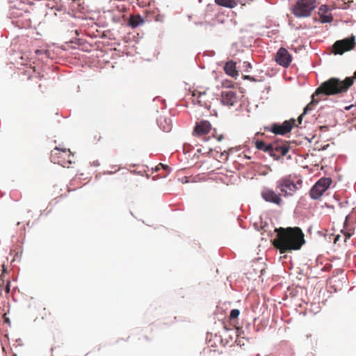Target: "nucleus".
<instances>
[{
    "label": "nucleus",
    "mask_w": 356,
    "mask_h": 356,
    "mask_svg": "<svg viewBox=\"0 0 356 356\" xmlns=\"http://www.w3.org/2000/svg\"><path fill=\"white\" fill-rule=\"evenodd\" d=\"M290 149V145L288 142H284L283 143H273V153L276 154L278 156H284L286 155Z\"/></svg>",
    "instance_id": "obj_14"
},
{
    "label": "nucleus",
    "mask_w": 356,
    "mask_h": 356,
    "mask_svg": "<svg viewBox=\"0 0 356 356\" xmlns=\"http://www.w3.org/2000/svg\"><path fill=\"white\" fill-rule=\"evenodd\" d=\"M153 331H154L153 327L152 326H149L148 327L141 330L140 335H141L143 339H145L147 341H149L151 338L147 336V334H149V333L153 332Z\"/></svg>",
    "instance_id": "obj_20"
},
{
    "label": "nucleus",
    "mask_w": 356,
    "mask_h": 356,
    "mask_svg": "<svg viewBox=\"0 0 356 356\" xmlns=\"http://www.w3.org/2000/svg\"><path fill=\"white\" fill-rule=\"evenodd\" d=\"M327 9V6L325 5H322L318 9L319 20L321 23H328L333 20L332 15L330 13L325 14Z\"/></svg>",
    "instance_id": "obj_15"
},
{
    "label": "nucleus",
    "mask_w": 356,
    "mask_h": 356,
    "mask_svg": "<svg viewBox=\"0 0 356 356\" xmlns=\"http://www.w3.org/2000/svg\"><path fill=\"white\" fill-rule=\"evenodd\" d=\"M332 184V179L328 177L320 179L310 190V196L317 200L323 194Z\"/></svg>",
    "instance_id": "obj_7"
},
{
    "label": "nucleus",
    "mask_w": 356,
    "mask_h": 356,
    "mask_svg": "<svg viewBox=\"0 0 356 356\" xmlns=\"http://www.w3.org/2000/svg\"><path fill=\"white\" fill-rule=\"evenodd\" d=\"M355 46V37L347 38L343 40H337L333 44V51L335 54H343L354 49Z\"/></svg>",
    "instance_id": "obj_8"
},
{
    "label": "nucleus",
    "mask_w": 356,
    "mask_h": 356,
    "mask_svg": "<svg viewBox=\"0 0 356 356\" xmlns=\"http://www.w3.org/2000/svg\"><path fill=\"white\" fill-rule=\"evenodd\" d=\"M261 195L265 201L277 205H281L282 202L281 193L280 192L276 193L273 189L269 188H264L261 193Z\"/></svg>",
    "instance_id": "obj_10"
},
{
    "label": "nucleus",
    "mask_w": 356,
    "mask_h": 356,
    "mask_svg": "<svg viewBox=\"0 0 356 356\" xmlns=\"http://www.w3.org/2000/svg\"><path fill=\"white\" fill-rule=\"evenodd\" d=\"M165 122H166V125H163V123L161 122V120H160L159 121V123L160 124L161 127H163V129L165 131H169L171 130V128H172V122L170 120H169V122H167L166 120H165Z\"/></svg>",
    "instance_id": "obj_21"
},
{
    "label": "nucleus",
    "mask_w": 356,
    "mask_h": 356,
    "mask_svg": "<svg viewBox=\"0 0 356 356\" xmlns=\"http://www.w3.org/2000/svg\"><path fill=\"white\" fill-rule=\"evenodd\" d=\"M350 108V106H348V107H346V109H349Z\"/></svg>",
    "instance_id": "obj_35"
},
{
    "label": "nucleus",
    "mask_w": 356,
    "mask_h": 356,
    "mask_svg": "<svg viewBox=\"0 0 356 356\" xmlns=\"http://www.w3.org/2000/svg\"><path fill=\"white\" fill-rule=\"evenodd\" d=\"M355 121H356V120H355L354 118L351 119V122L353 124H355V125H356V123H355Z\"/></svg>",
    "instance_id": "obj_31"
},
{
    "label": "nucleus",
    "mask_w": 356,
    "mask_h": 356,
    "mask_svg": "<svg viewBox=\"0 0 356 356\" xmlns=\"http://www.w3.org/2000/svg\"><path fill=\"white\" fill-rule=\"evenodd\" d=\"M215 137L216 138L218 141H221L223 139V136L222 134H220L218 136H216Z\"/></svg>",
    "instance_id": "obj_28"
},
{
    "label": "nucleus",
    "mask_w": 356,
    "mask_h": 356,
    "mask_svg": "<svg viewBox=\"0 0 356 356\" xmlns=\"http://www.w3.org/2000/svg\"><path fill=\"white\" fill-rule=\"evenodd\" d=\"M275 61L278 65L288 67L292 61V56L286 48L281 47L276 54Z\"/></svg>",
    "instance_id": "obj_9"
},
{
    "label": "nucleus",
    "mask_w": 356,
    "mask_h": 356,
    "mask_svg": "<svg viewBox=\"0 0 356 356\" xmlns=\"http://www.w3.org/2000/svg\"><path fill=\"white\" fill-rule=\"evenodd\" d=\"M4 318H5V322L10 323V320L8 318L6 317V314H4Z\"/></svg>",
    "instance_id": "obj_30"
},
{
    "label": "nucleus",
    "mask_w": 356,
    "mask_h": 356,
    "mask_svg": "<svg viewBox=\"0 0 356 356\" xmlns=\"http://www.w3.org/2000/svg\"><path fill=\"white\" fill-rule=\"evenodd\" d=\"M247 67H251V65L250 63H248Z\"/></svg>",
    "instance_id": "obj_34"
},
{
    "label": "nucleus",
    "mask_w": 356,
    "mask_h": 356,
    "mask_svg": "<svg viewBox=\"0 0 356 356\" xmlns=\"http://www.w3.org/2000/svg\"><path fill=\"white\" fill-rule=\"evenodd\" d=\"M51 161L63 168H70L74 163V155L69 149L55 147L51 152Z\"/></svg>",
    "instance_id": "obj_4"
},
{
    "label": "nucleus",
    "mask_w": 356,
    "mask_h": 356,
    "mask_svg": "<svg viewBox=\"0 0 356 356\" xmlns=\"http://www.w3.org/2000/svg\"><path fill=\"white\" fill-rule=\"evenodd\" d=\"M239 314H240V311L238 309H232L230 312V314H229L230 320L232 321L233 319L238 318Z\"/></svg>",
    "instance_id": "obj_22"
},
{
    "label": "nucleus",
    "mask_w": 356,
    "mask_h": 356,
    "mask_svg": "<svg viewBox=\"0 0 356 356\" xmlns=\"http://www.w3.org/2000/svg\"><path fill=\"white\" fill-rule=\"evenodd\" d=\"M161 167L162 168L165 169V170H168V166L167 165H164V164H162V163H159L156 168V170H159V167Z\"/></svg>",
    "instance_id": "obj_26"
},
{
    "label": "nucleus",
    "mask_w": 356,
    "mask_h": 356,
    "mask_svg": "<svg viewBox=\"0 0 356 356\" xmlns=\"http://www.w3.org/2000/svg\"><path fill=\"white\" fill-rule=\"evenodd\" d=\"M307 113H302L297 120L291 118L282 123H273L268 127H264L266 131H270L275 135L284 136L289 133L293 127H301L303 118Z\"/></svg>",
    "instance_id": "obj_3"
},
{
    "label": "nucleus",
    "mask_w": 356,
    "mask_h": 356,
    "mask_svg": "<svg viewBox=\"0 0 356 356\" xmlns=\"http://www.w3.org/2000/svg\"><path fill=\"white\" fill-rule=\"evenodd\" d=\"M224 70L227 75L232 77H236L238 74L236 70V63L232 60L228 61L225 63Z\"/></svg>",
    "instance_id": "obj_16"
},
{
    "label": "nucleus",
    "mask_w": 356,
    "mask_h": 356,
    "mask_svg": "<svg viewBox=\"0 0 356 356\" xmlns=\"http://www.w3.org/2000/svg\"><path fill=\"white\" fill-rule=\"evenodd\" d=\"M214 1L218 6L229 8H233L237 6L235 0H215Z\"/></svg>",
    "instance_id": "obj_18"
},
{
    "label": "nucleus",
    "mask_w": 356,
    "mask_h": 356,
    "mask_svg": "<svg viewBox=\"0 0 356 356\" xmlns=\"http://www.w3.org/2000/svg\"><path fill=\"white\" fill-rule=\"evenodd\" d=\"M348 218H349V216L348 215V216L346 217V219H345V221H344V225H345V226H346V225H347V223H348Z\"/></svg>",
    "instance_id": "obj_29"
},
{
    "label": "nucleus",
    "mask_w": 356,
    "mask_h": 356,
    "mask_svg": "<svg viewBox=\"0 0 356 356\" xmlns=\"http://www.w3.org/2000/svg\"><path fill=\"white\" fill-rule=\"evenodd\" d=\"M353 84V79L346 77L341 81L332 77L323 82L312 95L311 102L304 108L303 111H311L316 109V105L321 100L326 99L327 96L337 95L345 93Z\"/></svg>",
    "instance_id": "obj_1"
},
{
    "label": "nucleus",
    "mask_w": 356,
    "mask_h": 356,
    "mask_svg": "<svg viewBox=\"0 0 356 356\" xmlns=\"http://www.w3.org/2000/svg\"><path fill=\"white\" fill-rule=\"evenodd\" d=\"M206 96V92H199V95L197 97V101L198 103L204 106L205 108L209 110L210 109V105L207 104L204 101V97Z\"/></svg>",
    "instance_id": "obj_19"
},
{
    "label": "nucleus",
    "mask_w": 356,
    "mask_h": 356,
    "mask_svg": "<svg viewBox=\"0 0 356 356\" xmlns=\"http://www.w3.org/2000/svg\"><path fill=\"white\" fill-rule=\"evenodd\" d=\"M316 7V0H298L293 8V13L298 17H307Z\"/></svg>",
    "instance_id": "obj_5"
},
{
    "label": "nucleus",
    "mask_w": 356,
    "mask_h": 356,
    "mask_svg": "<svg viewBox=\"0 0 356 356\" xmlns=\"http://www.w3.org/2000/svg\"><path fill=\"white\" fill-rule=\"evenodd\" d=\"M236 102V94L233 91H224L221 94V102L224 105L233 106Z\"/></svg>",
    "instance_id": "obj_13"
},
{
    "label": "nucleus",
    "mask_w": 356,
    "mask_h": 356,
    "mask_svg": "<svg viewBox=\"0 0 356 356\" xmlns=\"http://www.w3.org/2000/svg\"><path fill=\"white\" fill-rule=\"evenodd\" d=\"M144 23L143 19L140 15H131L129 20V25L132 28L137 27Z\"/></svg>",
    "instance_id": "obj_17"
},
{
    "label": "nucleus",
    "mask_w": 356,
    "mask_h": 356,
    "mask_svg": "<svg viewBox=\"0 0 356 356\" xmlns=\"http://www.w3.org/2000/svg\"><path fill=\"white\" fill-rule=\"evenodd\" d=\"M273 143L266 144L262 140H257L255 142V147L259 149L264 151V152L268 153L269 155L273 157L275 160H279L280 156L275 153H273Z\"/></svg>",
    "instance_id": "obj_12"
},
{
    "label": "nucleus",
    "mask_w": 356,
    "mask_h": 356,
    "mask_svg": "<svg viewBox=\"0 0 356 356\" xmlns=\"http://www.w3.org/2000/svg\"><path fill=\"white\" fill-rule=\"evenodd\" d=\"M351 78H352L353 79V78L356 79V71L355 72L353 76V77H351Z\"/></svg>",
    "instance_id": "obj_32"
},
{
    "label": "nucleus",
    "mask_w": 356,
    "mask_h": 356,
    "mask_svg": "<svg viewBox=\"0 0 356 356\" xmlns=\"http://www.w3.org/2000/svg\"><path fill=\"white\" fill-rule=\"evenodd\" d=\"M222 85L225 88H232L233 86L232 82L229 80H224L222 82Z\"/></svg>",
    "instance_id": "obj_23"
},
{
    "label": "nucleus",
    "mask_w": 356,
    "mask_h": 356,
    "mask_svg": "<svg viewBox=\"0 0 356 356\" xmlns=\"http://www.w3.org/2000/svg\"><path fill=\"white\" fill-rule=\"evenodd\" d=\"M211 129V123L207 120H201L196 122L193 134L197 136H203L209 133Z\"/></svg>",
    "instance_id": "obj_11"
},
{
    "label": "nucleus",
    "mask_w": 356,
    "mask_h": 356,
    "mask_svg": "<svg viewBox=\"0 0 356 356\" xmlns=\"http://www.w3.org/2000/svg\"><path fill=\"white\" fill-rule=\"evenodd\" d=\"M124 181L126 183H127V186L134 184V179L131 176L125 177Z\"/></svg>",
    "instance_id": "obj_24"
},
{
    "label": "nucleus",
    "mask_w": 356,
    "mask_h": 356,
    "mask_svg": "<svg viewBox=\"0 0 356 356\" xmlns=\"http://www.w3.org/2000/svg\"><path fill=\"white\" fill-rule=\"evenodd\" d=\"M275 232L277 238L273 240V245L281 254L300 250L305 243L304 234L300 227H279L275 228Z\"/></svg>",
    "instance_id": "obj_2"
},
{
    "label": "nucleus",
    "mask_w": 356,
    "mask_h": 356,
    "mask_svg": "<svg viewBox=\"0 0 356 356\" xmlns=\"http://www.w3.org/2000/svg\"><path fill=\"white\" fill-rule=\"evenodd\" d=\"M5 291L6 293H9L10 291V282L8 281L6 285Z\"/></svg>",
    "instance_id": "obj_25"
},
{
    "label": "nucleus",
    "mask_w": 356,
    "mask_h": 356,
    "mask_svg": "<svg viewBox=\"0 0 356 356\" xmlns=\"http://www.w3.org/2000/svg\"><path fill=\"white\" fill-rule=\"evenodd\" d=\"M353 115H354V119L356 120V113H353Z\"/></svg>",
    "instance_id": "obj_33"
},
{
    "label": "nucleus",
    "mask_w": 356,
    "mask_h": 356,
    "mask_svg": "<svg viewBox=\"0 0 356 356\" xmlns=\"http://www.w3.org/2000/svg\"><path fill=\"white\" fill-rule=\"evenodd\" d=\"M276 188L280 191L281 196H291L297 191L298 187L294 181L289 177H283L277 181Z\"/></svg>",
    "instance_id": "obj_6"
},
{
    "label": "nucleus",
    "mask_w": 356,
    "mask_h": 356,
    "mask_svg": "<svg viewBox=\"0 0 356 356\" xmlns=\"http://www.w3.org/2000/svg\"><path fill=\"white\" fill-rule=\"evenodd\" d=\"M243 79H244L250 80V81H256V79H255L254 78H253V77H252V76H249V75H245V76H243Z\"/></svg>",
    "instance_id": "obj_27"
}]
</instances>
